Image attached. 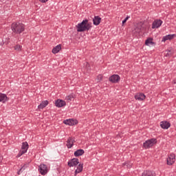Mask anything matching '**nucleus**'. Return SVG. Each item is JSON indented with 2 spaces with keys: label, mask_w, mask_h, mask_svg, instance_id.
Returning a JSON list of instances; mask_svg holds the SVG:
<instances>
[{
  "label": "nucleus",
  "mask_w": 176,
  "mask_h": 176,
  "mask_svg": "<svg viewBox=\"0 0 176 176\" xmlns=\"http://www.w3.org/2000/svg\"><path fill=\"white\" fill-rule=\"evenodd\" d=\"M76 27L77 32H85V31H89L91 28V23L89 22L87 19H85L81 23H78Z\"/></svg>",
  "instance_id": "nucleus-1"
},
{
  "label": "nucleus",
  "mask_w": 176,
  "mask_h": 176,
  "mask_svg": "<svg viewBox=\"0 0 176 176\" xmlns=\"http://www.w3.org/2000/svg\"><path fill=\"white\" fill-rule=\"evenodd\" d=\"M11 30L14 34H20L21 32H24L25 30V25L21 23H13L11 25Z\"/></svg>",
  "instance_id": "nucleus-2"
},
{
  "label": "nucleus",
  "mask_w": 176,
  "mask_h": 176,
  "mask_svg": "<svg viewBox=\"0 0 176 176\" xmlns=\"http://www.w3.org/2000/svg\"><path fill=\"white\" fill-rule=\"evenodd\" d=\"M141 31H142V22H140L135 25L132 30L133 36H138Z\"/></svg>",
  "instance_id": "nucleus-3"
},
{
  "label": "nucleus",
  "mask_w": 176,
  "mask_h": 176,
  "mask_svg": "<svg viewBox=\"0 0 176 176\" xmlns=\"http://www.w3.org/2000/svg\"><path fill=\"white\" fill-rule=\"evenodd\" d=\"M157 143V140L155 138H151L146 140L143 146L145 149H149V148H152L155 144Z\"/></svg>",
  "instance_id": "nucleus-4"
},
{
  "label": "nucleus",
  "mask_w": 176,
  "mask_h": 176,
  "mask_svg": "<svg viewBox=\"0 0 176 176\" xmlns=\"http://www.w3.org/2000/svg\"><path fill=\"white\" fill-rule=\"evenodd\" d=\"M27 151H28V142H24L22 143L21 151L18 154L17 157H20V156H22L24 153H27Z\"/></svg>",
  "instance_id": "nucleus-5"
},
{
  "label": "nucleus",
  "mask_w": 176,
  "mask_h": 176,
  "mask_svg": "<svg viewBox=\"0 0 176 176\" xmlns=\"http://www.w3.org/2000/svg\"><path fill=\"white\" fill-rule=\"evenodd\" d=\"M38 171L41 174V175H46L47 174L49 170L47 169V166L45 164H41L38 166Z\"/></svg>",
  "instance_id": "nucleus-6"
},
{
  "label": "nucleus",
  "mask_w": 176,
  "mask_h": 176,
  "mask_svg": "<svg viewBox=\"0 0 176 176\" xmlns=\"http://www.w3.org/2000/svg\"><path fill=\"white\" fill-rule=\"evenodd\" d=\"M167 164L168 166H173L174 163H175V154L174 153H170L167 158Z\"/></svg>",
  "instance_id": "nucleus-7"
},
{
  "label": "nucleus",
  "mask_w": 176,
  "mask_h": 176,
  "mask_svg": "<svg viewBox=\"0 0 176 176\" xmlns=\"http://www.w3.org/2000/svg\"><path fill=\"white\" fill-rule=\"evenodd\" d=\"M109 80L111 83H119L120 81V76L118 74H113L109 78Z\"/></svg>",
  "instance_id": "nucleus-8"
},
{
  "label": "nucleus",
  "mask_w": 176,
  "mask_h": 176,
  "mask_svg": "<svg viewBox=\"0 0 176 176\" xmlns=\"http://www.w3.org/2000/svg\"><path fill=\"white\" fill-rule=\"evenodd\" d=\"M78 164H79V159L78 158H73L67 163V166H69V167H75L78 166Z\"/></svg>",
  "instance_id": "nucleus-9"
},
{
  "label": "nucleus",
  "mask_w": 176,
  "mask_h": 176,
  "mask_svg": "<svg viewBox=\"0 0 176 176\" xmlns=\"http://www.w3.org/2000/svg\"><path fill=\"white\" fill-rule=\"evenodd\" d=\"M162 24H163V21L160 19L155 20L152 23V28L153 30H155V28H159L162 26Z\"/></svg>",
  "instance_id": "nucleus-10"
},
{
  "label": "nucleus",
  "mask_w": 176,
  "mask_h": 176,
  "mask_svg": "<svg viewBox=\"0 0 176 176\" xmlns=\"http://www.w3.org/2000/svg\"><path fill=\"white\" fill-rule=\"evenodd\" d=\"M67 105V102L60 99H58L55 101V106L57 107V108H63V107H65Z\"/></svg>",
  "instance_id": "nucleus-11"
},
{
  "label": "nucleus",
  "mask_w": 176,
  "mask_h": 176,
  "mask_svg": "<svg viewBox=\"0 0 176 176\" xmlns=\"http://www.w3.org/2000/svg\"><path fill=\"white\" fill-rule=\"evenodd\" d=\"M65 124H68L69 126H75V124H78V120L74 119L65 120L63 121Z\"/></svg>",
  "instance_id": "nucleus-12"
},
{
  "label": "nucleus",
  "mask_w": 176,
  "mask_h": 176,
  "mask_svg": "<svg viewBox=\"0 0 176 176\" xmlns=\"http://www.w3.org/2000/svg\"><path fill=\"white\" fill-rule=\"evenodd\" d=\"M74 142H75V138L69 137L67 139V146L68 149H69V148H71L74 146Z\"/></svg>",
  "instance_id": "nucleus-13"
},
{
  "label": "nucleus",
  "mask_w": 176,
  "mask_h": 176,
  "mask_svg": "<svg viewBox=\"0 0 176 176\" xmlns=\"http://www.w3.org/2000/svg\"><path fill=\"white\" fill-rule=\"evenodd\" d=\"M160 126L162 129L167 130L168 129H170L171 124L167 121H162L160 122Z\"/></svg>",
  "instance_id": "nucleus-14"
},
{
  "label": "nucleus",
  "mask_w": 176,
  "mask_h": 176,
  "mask_svg": "<svg viewBox=\"0 0 176 176\" xmlns=\"http://www.w3.org/2000/svg\"><path fill=\"white\" fill-rule=\"evenodd\" d=\"M145 45L146 46H154V45H156V43L153 42V38H148L145 41Z\"/></svg>",
  "instance_id": "nucleus-15"
},
{
  "label": "nucleus",
  "mask_w": 176,
  "mask_h": 176,
  "mask_svg": "<svg viewBox=\"0 0 176 176\" xmlns=\"http://www.w3.org/2000/svg\"><path fill=\"white\" fill-rule=\"evenodd\" d=\"M175 38V34H168L162 38V42H166V41H171Z\"/></svg>",
  "instance_id": "nucleus-16"
},
{
  "label": "nucleus",
  "mask_w": 176,
  "mask_h": 176,
  "mask_svg": "<svg viewBox=\"0 0 176 176\" xmlns=\"http://www.w3.org/2000/svg\"><path fill=\"white\" fill-rule=\"evenodd\" d=\"M145 94H138L135 96V100H138V101H144L145 100Z\"/></svg>",
  "instance_id": "nucleus-17"
},
{
  "label": "nucleus",
  "mask_w": 176,
  "mask_h": 176,
  "mask_svg": "<svg viewBox=\"0 0 176 176\" xmlns=\"http://www.w3.org/2000/svg\"><path fill=\"white\" fill-rule=\"evenodd\" d=\"M83 171V164H79L77 166V169L74 172V175L79 174V173H82Z\"/></svg>",
  "instance_id": "nucleus-18"
},
{
  "label": "nucleus",
  "mask_w": 176,
  "mask_h": 176,
  "mask_svg": "<svg viewBox=\"0 0 176 176\" xmlns=\"http://www.w3.org/2000/svg\"><path fill=\"white\" fill-rule=\"evenodd\" d=\"M94 25H100V23H101V17L99 16H96L93 19Z\"/></svg>",
  "instance_id": "nucleus-19"
},
{
  "label": "nucleus",
  "mask_w": 176,
  "mask_h": 176,
  "mask_svg": "<svg viewBox=\"0 0 176 176\" xmlns=\"http://www.w3.org/2000/svg\"><path fill=\"white\" fill-rule=\"evenodd\" d=\"M6 101H9V98L4 94H0V102L5 103Z\"/></svg>",
  "instance_id": "nucleus-20"
},
{
  "label": "nucleus",
  "mask_w": 176,
  "mask_h": 176,
  "mask_svg": "<svg viewBox=\"0 0 176 176\" xmlns=\"http://www.w3.org/2000/svg\"><path fill=\"white\" fill-rule=\"evenodd\" d=\"M85 155V150L83 149H78L74 152V156L76 157H79V156H82Z\"/></svg>",
  "instance_id": "nucleus-21"
},
{
  "label": "nucleus",
  "mask_w": 176,
  "mask_h": 176,
  "mask_svg": "<svg viewBox=\"0 0 176 176\" xmlns=\"http://www.w3.org/2000/svg\"><path fill=\"white\" fill-rule=\"evenodd\" d=\"M49 104V101L45 100L41 102V103L38 106V109H43L45 107H47Z\"/></svg>",
  "instance_id": "nucleus-22"
},
{
  "label": "nucleus",
  "mask_w": 176,
  "mask_h": 176,
  "mask_svg": "<svg viewBox=\"0 0 176 176\" xmlns=\"http://www.w3.org/2000/svg\"><path fill=\"white\" fill-rule=\"evenodd\" d=\"M155 174L152 170H144L142 176H155Z\"/></svg>",
  "instance_id": "nucleus-23"
},
{
  "label": "nucleus",
  "mask_w": 176,
  "mask_h": 176,
  "mask_svg": "<svg viewBox=\"0 0 176 176\" xmlns=\"http://www.w3.org/2000/svg\"><path fill=\"white\" fill-rule=\"evenodd\" d=\"M60 50H61V44H59V45H56V47H54L52 49V52L54 54H56V53H58V52H60Z\"/></svg>",
  "instance_id": "nucleus-24"
},
{
  "label": "nucleus",
  "mask_w": 176,
  "mask_h": 176,
  "mask_svg": "<svg viewBox=\"0 0 176 176\" xmlns=\"http://www.w3.org/2000/svg\"><path fill=\"white\" fill-rule=\"evenodd\" d=\"M73 98H75V94H72L66 96L65 100H67V101H71V100H72Z\"/></svg>",
  "instance_id": "nucleus-25"
},
{
  "label": "nucleus",
  "mask_w": 176,
  "mask_h": 176,
  "mask_svg": "<svg viewBox=\"0 0 176 176\" xmlns=\"http://www.w3.org/2000/svg\"><path fill=\"white\" fill-rule=\"evenodd\" d=\"M166 53H165L166 57H171L173 56V51L171 50H168L166 51Z\"/></svg>",
  "instance_id": "nucleus-26"
},
{
  "label": "nucleus",
  "mask_w": 176,
  "mask_h": 176,
  "mask_svg": "<svg viewBox=\"0 0 176 176\" xmlns=\"http://www.w3.org/2000/svg\"><path fill=\"white\" fill-rule=\"evenodd\" d=\"M21 47L22 46L20 45H16L14 47L15 50H17L18 52H21Z\"/></svg>",
  "instance_id": "nucleus-27"
},
{
  "label": "nucleus",
  "mask_w": 176,
  "mask_h": 176,
  "mask_svg": "<svg viewBox=\"0 0 176 176\" xmlns=\"http://www.w3.org/2000/svg\"><path fill=\"white\" fill-rule=\"evenodd\" d=\"M23 170H25V166H22L21 168H20L19 170H18L17 172L18 175H20V174H21V171H23Z\"/></svg>",
  "instance_id": "nucleus-28"
},
{
  "label": "nucleus",
  "mask_w": 176,
  "mask_h": 176,
  "mask_svg": "<svg viewBox=\"0 0 176 176\" xmlns=\"http://www.w3.org/2000/svg\"><path fill=\"white\" fill-rule=\"evenodd\" d=\"M130 19V16H127L123 21H122V24H126L127 21Z\"/></svg>",
  "instance_id": "nucleus-29"
},
{
  "label": "nucleus",
  "mask_w": 176,
  "mask_h": 176,
  "mask_svg": "<svg viewBox=\"0 0 176 176\" xmlns=\"http://www.w3.org/2000/svg\"><path fill=\"white\" fill-rule=\"evenodd\" d=\"M98 80H102V76L101 74L98 76Z\"/></svg>",
  "instance_id": "nucleus-30"
},
{
  "label": "nucleus",
  "mask_w": 176,
  "mask_h": 176,
  "mask_svg": "<svg viewBox=\"0 0 176 176\" xmlns=\"http://www.w3.org/2000/svg\"><path fill=\"white\" fill-rule=\"evenodd\" d=\"M39 1H40V2L45 3L47 2V1H49V0H39Z\"/></svg>",
  "instance_id": "nucleus-31"
},
{
  "label": "nucleus",
  "mask_w": 176,
  "mask_h": 176,
  "mask_svg": "<svg viewBox=\"0 0 176 176\" xmlns=\"http://www.w3.org/2000/svg\"><path fill=\"white\" fill-rule=\"evenodd\" d=\"M87 65H89V63H87Z\"/></svg>",
  "instance_id": "nucleus-32"
},
{
  "label": "nucleus",
  "mask_w": 176,
  "mask_h": 176,
  "mask_svg": "<svg viewBox=\"0 0 176 176\" xmlns=\"http://www.w3.org/2000/svg\"><path fill=\"white\" fill-rule=\"evenodd\" d=\"M124 166H126V164H124Z\"/></svg>",
  "instance_id": "nucleus-33"
}]
</instances>
